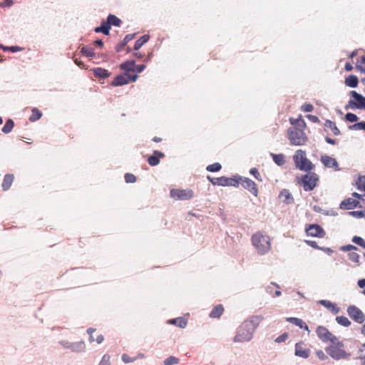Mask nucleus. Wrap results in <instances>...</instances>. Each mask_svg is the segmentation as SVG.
Returning <instances> with one entry per match:
<instances>
[{"label":"nucleus","mask_w":365,"mask_h":365,"mask_svg":"<svg viewBox=\"0 0 365 365\" xmlns=\"http://www.w3.org/2000/svg\"><path fill=\"white\" fill-rule=\"evenodd\" d=\"M262 319V316H253L250 319L244 321L237 329L234 341L238 343L250 341Z\"/></svg>","instance_id":"f257e3e1"},{"label":"nucleus","mask_w":365,"mask_h":365,"mask_svg":"<svg viewBox=\"0 0 365 365\" xmlns=\"http://www.w3.org/2000/svg\"><path fill=\"white\" fill-rule=\"evenodd\" d=\"M252 243L258 254L264 255L271 249L270 239L262 232H257L252 237Z\"/></svg>","instance_id":"f03ea898"},{"label":"nucleus","mask_w":365,"mask_h":365,"mask_svg":"<svg viewBox=\"0 0 365 365\" xmlns=\"http://www.w3.org/2000/svg\"><path fill=\"white\" fill-rule=\"evenodd\" d=\"M293 158L297 168L299 170L306 172L312 170L314 165L312 162L306 158L304 151L297 150Z\"/></svg>","instance_id":"7ed1b4c3"},{"label":"nucleus","mask_w":365,"mask_h":365,"mask_svg":"<svg viewBox=\"0 0 365 365\" xmlns=\"http://www.w3.org/2000/svg\"><path fill=\"white\" fill-rule=\"evenodd\" d=\"M287 135L291 144L294 145H304L307 140L305 133L301 128H289L287 130Z\"/></svg>","instance_id":"20e7f679"},{"label":"nucleus","mask_w":365,"mask_h":365,"mask_svg":"<svg viewBox=\"0 0 365 365\" xmlns=\"http://www.w3.org/2000/svg\"><path fill=\"white\" fill-rule=\"evenodd\" d=\"M317 334L319 338L324 342L330 341L331 344L343 346V343L339 341L334 334H332L326 327L319 326L317 329Z\"/></svg>","instance_id":"39448f33"},{"label":"nucleus","mask_w":365,"mask_h":365,"mask_svg":"<svg viewBox=\"0 0 365 365\" xmlns=\"http://www.w3.org/2000/svg\"><path fill=\"white\" fill-rule=\"evenodd\" d=\"M343 346H339L337 344H331V346H327L325 349L326 352L334 359L340 360L348 358L349 354L346 353L344 349H341Z\"/></svg>","instance_id":"423d86ee"},{"label":"nucleus","mask_w":365,"mask_h":365,"mask_svg":"<svg viewBox=\"0 0 365 365\" xmlns=\"http://www.w3.org/2000/svg\"><path fill=\"white\" fill-rule=\"evenodd\" d=\"M350 95L354 100H349L348 105L345 107L346 109H349V108L352 109H365V97L355 91H350Z\"/></svg>","instance_id":"0eeeda50"},{"label":"nucleus","mask_w":365,"mask_h":365,"mask_svg":"<svg viewBox=\"0 0 365 365\" xmlns=\"http://www.w3.org/2000/svg\"><path fill=\"white\" fill-rule=\"evenodd\" d=\"M318 180V175L314 173L309 172L303 175L302 178V185H303L304 190L311 191L314 190Z\"/></svg>","instance_id":"6e6552de"},{"label":"nucleus","mask_w":365,"mask_h":365,"mask_svg":"<svg viewBox=\"0 0 365 365\" xmlns=\"http://www.w3.org/2000/svg\"><path fill=\"white\" fill-rule=\"evenodd\" d=\"M193 196L194 192L190 189H172L170 190V197L175 200H188Z\"/></svg>","instance_id":"1a4fd4ad"},{"label":"nucleus","mask_w":365,"mask_h":365,"mask_svg":"<svg viewBox=\"0 0 365 365\" xmlns=\"http://www.w3.org/2000/svg\"><path fill=\"white\" fill-rule=\"evenodd\" d=\"M213 185H218L220 186H237L240 181L236 178H230L227 177H220L211 179L208 178Z\"/></svg>","instance_id":"9d476101"},{"label":"nucleus","mask_w":365,"mask_h":365,"mask_svg":"<svg viewBox=\"0 0 365 365\" xmlns=\"http://www.w3.org/2000/svg\"><path fill=\"white\" fill-rule=\"evenodd\" d=\"M347 312L349 317L358 323H362L365 320V315L364 313L356 307L350 306Z\"/></svg>","instance_id":"9b49d317"},{"label":"nucleus","mask_w":365,"mask_h":365,"mask_svg":"<svg viewBox=\"0 0 365 365\" xmlns=\"http://www.w3.org/2000/svg\"><path fill=\"white\" fill-rule=\"evenodd\" d=\"M242 185L247 190H248L250 192H252L254 195L257 196V188L256 187V184L252 180L245 178H240Z\"/></svg>","instance_id":"f8f14e48"},{"label":"nucleus","mask_w":365,"mask_h":365,"mask_svg":"<svg viewBox=\"0 0 365 365\" xmlns=\"http://www.w3.org/2000/svg\"><path fill=\"white\" fill-rule=\"evenodd\" d=\"M306 232L308 235H310L312 237H322L324 235V231L318 225H309V227L306 230Z\"/></svg>","instance_id":"ddd939ff"},{"label":"nucleus","mask_w":365,"mask_h":365,"mask_svg":"<svg viewBox=\"0 0 365 365\" xmlns=\"http://www.w3.org/2000/svg\"><path fill=\"white\" fill-rule=\"evenodd\" d=\"M321 161L323 165L327 168H334L336 170H339L338 163L335 158L328 155H322L321 157Z\"/></svg>","instance_id":"4468645a"},{"label":"nucleus","mask_w":365,"mask_h":365,"mask_svg":"<svg viewBox=\"0 0 365 365\" xmlns=\"http://www.w3.org/2000/svg\"><path fill=\"white\" fill-rule=\"evenodd\" d=\"M358 204L359 201L356 199L348 198L341 202L340 207L344 210H351L355 208Z\"/></svg>","instance_id":"2eb2a0df"},{"label":"nucleus","mask_w":365,"mask_h":365,"mask_svg":"<svg viewBox=\"0 0 365 365\" xmlns=\"http://www.w3.org/2000/svg\"><path fill=\"white\" fill-rule=\"evenodd\" d=\"M164 156V153L155 150L153 154L148 158V162L151 166H155L160 163V158H162Z\"/></svg>","instance_id":"dca6fc26"},{"label":"nucleus","mask_w":365,"mask_h":365,"mask_svg":"<svg viewBox=\"0 0 365 365\" xmlns=\"http://www.w3.org/2000/svg\"><path fill=\"white\" fill-rule=\"evenodd\" d=\"M129 83L128 74L127 73L118 76L113 81L114 86H121Z\"/></svg>","instance_id":"f3484780"},{"label":"nucleus","mask_w":365,"mask_h":365,"mask_svg":"<svg viewBox=\"0 0 365 365\" xmlns=\"http://www.w3.org/2000/svg\"><path fill=\"white\" fill-rule=\"evenodd\" d=\"M319 304L329 309L333 314H336L340 309L334 303L329 300L322 299L319 301Z\"/></svg>","instance_id":"a211bd4d"},{"label":"nucleus","mask_w":365,"mask_h":365,"mask_svg":"<svg viewBox=\"0 0 365 365\" xmlns=\"http://www.w3.org/2000/svg\"><path fill=\"white\" fill-rule=\"evenodd\" d=\"M86 349V345L83 341L72 343L71 351L73 353H83Z\"/></svg>","instance_id":"6ab92c4d"},{"label":"nucleus","mask_w":365,"mask_h":365,"mask_svg":"<svg viewBox=\"0 0 365 365\" xmlns=\"http://www.w3.org/2000/svg\"><path fill=\"white\" fill-rule=\"evenodd\" d=\"M168 324L175 325L180 328H185L187 324V320L184 317H178L168 321Z\"/></svg>","instance_id":"aec40b11"},{"label":"nucleus","mask_w":365,"mask_h":365,"mask_svg":"<svg viewBox=\"0 0 365 365\" xmlns=\"http://www.w3.org/2000/svg\"><path fill=\"white\" fill-rule=\"evenodd\" d=\"M106 22V24L108 25L110 28L112 25L119 26L121 23V20L113 14H109Z\"/></svg>","instance_id":"412c9836"},{"label":"nucleus","mask_w":365,"mask_h":365,"mask_svg":"<svg viewBox=\"0 0 365 365\" xmlns=\"http://www.w3.org/2000/svg\"><path fill=\"white\" fill-rule=\"evenodd\" d=\"M279 198L282 202L289 204L292 202V197L291 193L289 190L284 189L279 194Z\"/></svg>","instance_id":"4be33fe9"},{"label":"nucleus","mask_w":365,"mask_h":365,"mask_svg":"<svg viewBox=\"0 0 365 365\" xmlns=\"http://www.w3.org/2000/svg\"><path fill=\"white\" fill-rule=\"evenodd\" d=\"M295 355L306 359L309 356V351L306 349H303L300 344H296Z\"/></svg>","instance_id":"5701e85b"},{"label":"nucleus","mask_w":365,"mask_h":365,"mask_svg":"<svg viewBox=\"0 0 365 365\" xmlns=\"http://www.w3.org/2000/svg\"><path fill=\"white\" fill-rule=\"evenodd\" d=\"M14 180L13 175H6L2 182L1 186L4 190H7L11 185Z\"/></svg>","instance_id":"b1692460"},{"label":"nucleus","mask_w":365,"mask_h":365,"mask_svg":"<svg viewBox=\"0 0 365 365\" xmlns=\"http://www.w3.org/2000/svg\"><path fill=\"white\" fill-rule=\"evenodd\" d=\"M359 80L356 76L351 75L346 78L345 83L351 88H356L358 86Z\"/></svg>","instance_id":"393cba45"},{"label":"nucleus","mask_w":365,"mask_h":365,"mask_svg":"<svg viewBox=\"0 0 365 365\" xmlns=\"http://www.w3.org/2000/svg\"><path fill=\"white\" fill-rule=\"evenodd\" d=\"M223 307L222 305L215 306L210 314L211 318H219L223 313Z\"/></svg>","instance_id":"a878e982"},{"label":"nucleus","mask_w":365,"mask_h":365,"mask_svg":"<svg viewBox=\"0 0 365 365\" xmlns=\"http://www.w3.org/2000/svg\"><path fill=\"white\" fill-rule=\"evenodd\" d=\"M135 61L124 62L120 65V68L125 71H135Z\"/></svg>","instance_id":"bb28decb"},{"label":"nucleus","mask_w":365,"mask_h":365,"mask_svg":"<svg viewBox=\"0 0 365 365\" xmlns=\"http://www.w3.org/2000/svg\"><path fill=\"white\" fill-rule=\"evenodd\" d=\"M96 33H103L105 35L110 34V27L106 24V21H103L100 26L96 27L94 29Z\"/></svg>","instance_id":"cd10ccee"},{"label":"nucleus","mask_w":365,"mask_h":365,"mask_svg":"<svg viewBox=\"0 0 365 365\" xmlns=\"http://www.w3.org/2000/svg\"><path fill=\"white\" fill-rule=\"evenodd\" d=\"M149 40V36L143 35L140 38L137 40L134 45V49L138 50L140 48L148 41Z\"/></svg>","instance_id":"c85d7f7f"},{"label":"nucleus","mask_w":365,"mask_h":365,"mask_svg":"<svg viewBox=\"0 0 365 365\" xmlns=\"http://www.w3.org/2000/svg\"><path fill=\"white\" fill-rule=\"evenodd\" d=\"M93 73L96 76H99L103 78H105L106 77L109 76V73L107 70L102 68H96L93 70Z\"/></svg>","instance_id":"c756f323"},{"label":"nucleus","mask_w":365,"mask_h":365,"mask_svg":"<svg viewBox=\"0 0 365 365\" xmlns=\"http://www.w3.org/2000/svg\"><path fill=\"white\" fill-rule=\"evenodd\" d=\"M14 123L13 120L8 119L2 128V132L4 133H9L14 128Z\"/></svg>","instance_id":"7c9ffc66"},{"label":"nucleus","mask_w":365,"mask_h":365,"mask_svg":"<svg viewBox=\"0 0 365 365\" xmlns=\"http://www.w3.org/2000/svg\"><path fill=\"white\" fill-rule=\"evenodd\" d=\"M42 116V113L36 108L32 109V115L29 117L31 122H34L40 119Z\"/></svg>","instance_id":"2f4dec72"},{"label":"nucleus","mask_w":365,"mask_h":365,"mask_svg":"<svg viewBox=\"0 0 365 365\" xmlns=\"http://www.w3.org/2000/svg\"><path fill=\"white\" fill-rule=\"evenodd\" d=\"M272 157L274 162L278 165H282L284 164L285 160L284 158V155L282 154H273L272 153Z\"/></svg>","instance_id":"473e14b6"},{"label":"nucleus","mask_w":365,"mask_h":365,"mask_svg":"<svg viewBox=\"0 0 365 365\" xmlns=\"http://www.w3.org/2000/svg\"><path fill=\"white\" fill-rule=\"evenodd\" d=\"M290 123L293 125L298 126L297 128H301L305 125L302 116H299L297 118H290Z\"/></svg>","instance_id":"72a5a7b5"},{"label":"nucleus","mask_w":365,"mask_h":365,"mask_svg":"<svg viewBox=\"0 0 365 365\" xmlns=\"http://www.w3.org/2000/svg\"><path fill=\"white\" fill-rule=\"evenodd\" d=\"M286 320L290 323H292L298 326L302 329L304 327V322L301 319L297 317H288L286 319Z\"/></svg>","instance_id":"f704fd0d"},{"label":"nucleus","mask_w":365,"mask_h":365,"mask_svg":"<svg viewBox=\"0 0 365 365\" xmlns=\"http://www.w3.org/2000/svg\"><path fill=\"white\" fill-rule=\"evenodd\" d=\"M325 126L330 128L333 133L336 135H339L340 133L339 128L336 126L334 123L331 120H327L325 123Z\"/></svg>","instance_id":"c9c22d12"},{"label":"nucleus","mask_w":365,"mask_h":365,"mask_svg":"<svg viewBox=\"0 0 365 365\" xmlns=\"http://www.w3.org/2000/svg\"><path fill=\"white\" fill-rule=\"evenodd\" d=\"M336 320L338 324L344 326V327H348L350 325L351 322L349 320V319L346 317H337L336 318Z\"/></svg>","instance_id":"e433bc0d"},{"label":"nucleus","mask_w":365,"mask_h":365,"mask_svg":"<svg viewBox=\"0 0 365 365\" xmlns=\"http://www.w3.org/2000/svg\"><path fill=\"white\" fill-rule=\"evenodd\" d=\"M179 359L175 356H170L164 360L165 365H175L178 364Z\"/></svg>","instance_id":"4c0bfd02"},{"label":"nucleus","mask_w":365,"mask_h":365,"mask_svg":"<svg viewBox=\"0 0 365 365\" xmlns=\"http://www.w3.org/2000/svg\"><path fill=\"white\" fill-rule=\"evenodd\" d=\"M356 185L358 190L361 191H365V175L360 177L356 181Z\"/></svg>","instance_id":"58836bf2"},{"label":"nucleus","mask_w":365,"mask_h":365,"mask_svg":"<svg viewBox=\"0 0 365 365\" xmlns=\"http://www.w3.org/2000/svg\"><path fill=\"white\" fill-rule=\"evenodd\" d=\"M350 130H365V121H361L349 126Z\"/></svg>","instance_id":"ea45409f"},{"label":"nucleus","mask_w":365,"mask_h":365,"mask_svg":"<svg viewBox=\"0 0 365 365\" xmlns=\"http://www.w3.org/2000/svg\"><path fill=\"white\" fill-rule=\"evenodd\" d=\"M222 166L220 163H215L207 167L206 170L209 172H217L221 169Z\"/></svg>","instance_id":"a19ab883"},{"label":"nucleus","mask_w":365,"mask_h":365,"mask_svg":"<svg viewBox=\"0 0 365 365\" xmlns=\"http://www.w3.org/2000/svg\"><path fill=\"white\" fill-rule=\"evenodd\" d=\"M352 242L365 249V240L362 237L354 236L352 239Z\"/></svg>","instance_id":"79ce46f5"},{"label":"nucleus","mask_w":365,"mask_h":365,"mask_svg":"<svg viewBox=\"0 0 365 365\" xmlns=\"http://www.w3.org/2000/svg\"><path fill=\"white\" fill-rule=\"evenodd\" d=\"M349 215H351L356 218H365V212L362 210L359 211H351L349 212Z\"/></svg>","instance_id":"37998d69"},{"label":"nucleus","mask_w":365,"mask_h":365,"mask_svg":"<svg viewBox=\"0 0 365 365\" xmlns=\"http://www.w3.org/2000/svg\"><path fill=\"white\" fill-rule=\"evenodd\" d=\"M110 355L108 354H105L103 356L98 365H110Z\"/></svg>","instance_id":"c03bdc74"},{"label":"nucleus","mask_w":365,"mask_h":365,"mask_svg":"<svg viewBox=\"0 0 365 365\" xmlns=\"http://www.w3.org/2000/svg\"><path fill=\"white\" fill-rule=\"evenodd\" d=\"M125 180L127 183H133L136 181V177L131 173H126L125 175Z\"/></svg>","instance_id":"a18cd8bd"},{"label":"nucleus","mask_w":365,"mask_h":365,"mask_svg":"<svg viewBox=\"0 0 365 365\" xmlns=\"http://www.w3.org/2000/svg\"><path fill=\"white\" fill-rule=\"evenodd\" d=\"M345 118L346 120L349 122H356L358 120V117L356 115L352 113H347L345 115Z\"/></svg>","instance_id":"49530a36"},{"label":"nucleus","mask_w":365,"mask_h":365,"mask_svg":"<svg viewBox=\"0 0 365 365\" xmlns=\"http://www.w3.org/2000/svg\"><path fill=\"white\" fill-rule=\"evenodd\" d=\"M121 359H122V361L124 363H125V364L132 363V362H134L136 360V358H135V357L131 358V357H130L128 355H127L125 354H123L121 356Z\"/></svg>","instance_id":"de8ad7c7"},{"label":"nucleus","mask_w":365,"mask_h":365,"mask_svg":"<svg viewBox=\"0 0 365 365\" xmlns=\"http://www.w3.org/2000/svg\"><path fill=\"white\" fill-rule=\"evenodd\" d=\"M83 54L86 55V56H88V57H92L94 56V52L93 50L91 49H88V48L86 47H83L81 48V51Z\"/></svg>","instance_id":"09e8293b"},{"label":"nucleus","mask_w":365,"mask_h":365,"mask_svg":"<svg viewBox=\"0 0 365 365\" xmlns=\"http://www.w3.org/2000/svg\"><path fill=\"white\" fill-rule=\"evenodd\" d=\"M349 259L354 262H359V255L356 252H350Z\"/></svg>","instance_id":"8fccbe9b"},{"label":"nucleus","mask_w":365,"mask_h":365,"mask_svg":"<svg viewBox=\"0 0 365 365\" xmlns=\"http://www.w3.org/2000/svg\"><path fill=\"white\" fill-rule=\"evenodd\" d=\"M72 343L71 341H68L67 340H61L59 341V344L65 349H71Z\"/></svg>","instance_id":"3c124183"},{"label":"nucleus","mask_w":365,"mask_h":365,"mask_svg":"<svg viewBox=\"0 0 365 365\" xmlns=\"http://www.w3.org/2000/svg\"><path fill=\"white\" fill-rule=\"evenodd\" d=\"M96 331V329L93 328H88L87 329V333L89 334V341L91 343L95 341V338L93 335V334Z\"/></svg>","instance_id":"603ef678"},{"label":"nucleus","mask_w":365,"mask_h":365,"mask_svg":"<svg viewBox=\"0 0 365 365\" xmlns=\"http://www.w3.org/2000/svg\"><path fill=\"white\" fill-rule=\"evenodd\" d=\"M302 109L304 112H312L314 109V107L312 104L306 103L302 106Z\"/></svg>","instance_id":"864d4df0"},{"label":"nucleus","mask_w":365,"mask_h":365,"mask_svg":"<svg viewBox=\"0 0 365 365\" xmlns=\"http://www.w3.org/2000/svg\"><path fill=\"white\" fill-rule=\"evenodd\" d=\"M287 336H288L287 334L284 333V334L279 336L278 337H277L275 339V341L277 343L284 342L287 339Z\"/></svg>","instance_id":"5fc2aeb1"},{"label":"nucleus","mask_w":365,"mask_h":365,"mask_svg":"<svg viewBox=\"0 0 365 365\" xmlns=\"http://www.w3.org/2000/svg\"><path fill=\"white\" fill-rule=\"evenodd\" d=\"M250 174L254 175L256 179L261 180V179H259L260 175L256 168H252L250 170Z\"/></svg>","instance_id":"6e6d98bb"},{"label":"nucleus","mask_w":365,"mask_h":365,"mask_svg":"<svg viewBox=\"0 0 365 365\" xmlns=\"http://www.w3.org/2000/svg\"><path fill=\"white\" fill-rule=\"evenodd\" d=\"M135 36V34H128L125 36L124 39H123V43L124 44H126L127 43H128L130 41H131Z\"/></svg>","instance_id":"4d7b16f0"},{"label":"nucleus","mask_w":365,"mask_h":365,"mask_svg":"<svg viewBox=\"0 0 365 365\" xmlns=\"http://www.w3.org/2000/svg\"><path fill=\"white\" fill-rule=\"evenodd\" d=\"M145 68V66L143 64H140L138 66L135 65V71L140 73L144 71Z\"/></svg>","instance_id":"13d9d810"},{"label":"nucleus","mask_w":365,"mask_h":365,"mask_svg":"<svg viewBox=\"0 0 365 365\" xmlns=\"http://www.w3.org/2000/svg\"><path fill=\"white\" fill-rule=\"evenodd\" d=\"M341 250L343 251H351L353 250H357V248L354 245H349L342 247Z\"/></svg>","instance_id":"bf43d9fd"},{"label":"nucleus","mask_w":365,"mask_h":365,"mask_svg":"<svg viewBox=\"0 0 365 365\" xmlns=\"http://www.w3.org/2000/svg\"><path fill=\"white\" fill-rule=\"evenodd\" d=\"M103 335H98L97 336H95V341H96L98 344H101L103 341Z\"/></svg>","instance_id":"052dcab7"},{"label":"nucleus","mask_w":365,"mask_h":365,"mask_svg":"<svg viewBox=\"0 0 365 365\" xmlns=\"http://www.w3.org/2000/svg\"><path fill=\"white\" fill-rule=\"evenodd\" d=\"M22 50H23V48L16 46H10V48H9V51H11V52H17V51H20Z\"/></svg>","instance_id":"680f3d73"},{"label":"nucleus","mask_w":365,"mask_h":365,"mask_svg":"<svg viewBox=\"0 0 365 365\" xmlns=\"http://www.w3.org/2000/svg\"><path fill=\"white\" fill-rule=\"evenodd\" d=\"M317 356L321 359H327V356L324 354V353L322 351H318L317 352Z\"/></svg>","instance_id":"e2e57ef3"},{"label":"nucleus","mask_w":365,"mask_h":365,"mask_svg":"<svg viewBox=\"0 0 365 365\" xmlns=\"http://www.w3.org/2000/svg\"><path fill=\"white\" fill-rule=\"evenodd\" d=\"M307 118H309V120H311L312 122H314V123L319 121V118L317 116H315V115H307Z\"/></svg>","instance_id":"0e129e2a"},{"label":"nucleus","mask_w":365,"mask_h":365,"mask_svg":"<svg viewBox=\"0 0 365 365\" xmlns=\"http://www.w3.org/2000/svg\"><path fill=\"white\" fill-rule=\"evenodd\" d=\"M138 76L137 74H135V75H133V76H130L128 75V80H129V83L131 81V82H135L138 79Z\"/></svg>","instance_id":"69168bd1"},{"label":"nucleus","mask_w":365,"mask_h":365,"mask_svg":"<svg viewBox=\"0 0 365 365\" xmlns=\"http://www.w3.org/2000/svg\"><path fill=\"white\" fill-rule=\"evenodd\" d=\"M306 242L310 245L311 247H314V248H318L317 245V242H314V241H311V240H307Z\"/></svg>","instance_id":"338daca9"},{"label":"nucleus","mask_w":365,"mask_h":365,"mask_svg":"<svg viewBox=\"0 0 365 365\" xmlns=\"http://www.w3.org/2000/svg\"><path fill=\"white\" fill-rule=\"evenodd\" d=\"M358 285L360 288H364L365 287V279H361L358 281Z\"/></svg>","instance_id":"774afa93"}]
</instances>
